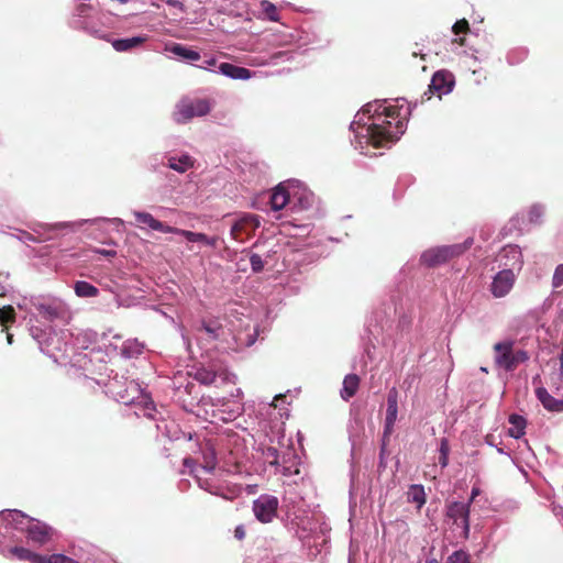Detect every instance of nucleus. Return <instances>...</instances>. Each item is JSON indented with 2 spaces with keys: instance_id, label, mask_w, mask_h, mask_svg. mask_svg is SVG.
<instances>
[{
  "instance_id": "obj_9",
  "label": "nucleus",
  "mask_w": 563,
  "mask_h": 563,
  "mask_svg": "<svg viewBox=\"0 0 563 563\" xmlns=\"http://www.w3.org/2000/svg\"><path fill=\"white\" fill-rule=\"evenodd\" d=\"M260 227V218L256 214H243L233 222L231 228L232 239L243 242L252 236Z\"/></svg>"
},
{
  "instance_id": "obj_52",
  "label": "nucleus",
  "mask_w": 563,
  "mask_h": 563,
  "mask_svg": "<svg viewBox=\"0 0 563 563\" xmlns=\"http://www.w3.org/2000/svg\"><path fill=\"white\" fill-rule=\"evenodd\" d=\"M65 563H78V562H77V561H75V560H73V559H69V560H67V562H65Z\"/></svg>"
},
{
  "instance_id": "obj_13",
  "label": "nucleus",
  "mask_w": 563,
  "mask_h": 563,
  "mask_svg": "<svg viewBox=\"0 0 563 563\" xmlns=\"http://www.w3.org/2000/svg\"><path fill=\"white\" fill-rule=\"evenodd\" d=\"M499 262L505 269H520L522 265L521 250L515 244H508L499 253Z\"/></svg>"
},
{
  "instance_id": "obj_45",
  "label": "nucleus",
  "mask_w": 563,
  "mask_h": 563,
  "mask_svg": "<svg viewBox=\"0 0 563 563\" xmlns=\"http://www.w3.org/2000/svg\"><path fill=\"white\" fill-rule=\"evenodd\" d=\"M448 456H449V455H442V454H440V457H439V464H440V465H442V467L448 466Z\"/></svg>"
},
{
  "instance_id": "obj_10",
  "label": "nucleus",
  "mask_w": 563,
  "mask_h": 563,
  "mask_svg": "<svg viewBox=\"0 0 563 563\" xmlns=\"http://www.w3.org/2000/svg\"><path fill=\"white\" fill-rule=\"evenodd\" d=\"M470 503L451 501L446 507V517L456 526H461L465 533H470Z\"/></svg>"
},
{
  "instance_id": "obj_37",
  "label": "nucleus",
  "mask_w": 563,
  "mask_h": 563,
  "mask_svg": "<svg viewBox=\"0 0 563 563\" xmlns=\"http://www.w3.org/2000/svg\"><path fill=\"white\" fill-rule=\"evenodd\" d=\"M166 4L169 8H175L179 10H184V4L179 0H166Z\"/></svg>"
},
{
  "instance_id": "obj_39",
  "label": "nucleus",
  "mask_w": 563,
  "mask_h": 563,
  "mask_svg": "<svg viewBox=\"0 0 563 563\" xmlns=\"http://www.w3.org/2000/svg\"><path fill=\"white\" fill-rule=\"evenodd\" d=\"M440 454L449 455V444L446 439H442V441H440Z\"/></svg>"
},
{
  "instance_id": "obj_7",
  "label": "nucleus",
  "mask_w": 563,
  "mask_h": 563,
  "mask_svg": "<svg viewBox=\"0 0 563 563\" xmlns=\"http://www.w3.org/2000/svg\"><path fill=\"white\" fill-rule=\"evenodd\" d=\"M278 504L276 496L263 494L252 503V512L258 522L267 525L273 522L278 514Z\"/></svg>"
},
{
  "instance_id": "obj_1",
  "label": "nucleus",
  "mask_w": 563,
  "mask_h": 563,
  "mask_svg": "<svg viewBox=\"0 0 563 563\" xmlns=\"http://www.w3.org/2000/svg\"><path fill=\"white\" fill-rule=\"evenodd\" d=\"M410 114L409 104L383 107L378 112L377 122L367 126V139L375 147H384L394 143L405 133L406 121Z\"/></svg>"
},
{
  "instance_id": "obj_19",
  "label": "nucleus",
  "mask_w": 563,
  "mask_h": 563,
  "mask_svg": "<svg viewBox=\"0 0 563 563\" xmlns=\"http://www.w3.org/2000/svg\"><path fill=\"white\" fill-rule=\"evenodd\" d=\"M289 202V192L286 187L279 185L275 187L273 195H271V208L278 211L283 210L284 207Z\"/></svg>"
},
{
  "instance_id": "obj_24",
  "label": "nucleus",
  "mask_w": 563,
  "mask_h": 563,
  "mask_svg": "<svg viewBox=\"0 0 563 563\" xmlns=\"http://www.w3.org/2000/svg\"><path fill=\"white\" fill-rule=\"evenodd\" d=\"M172 54L179 56L184 59L196 62L201 58V55L197 51H194L183 44H174L170 47Z\"/></svg>"
},
{
  "instance_id": "obj_33",
  "label": "nucleus",
  "mask_w": 563,
  "mask_h": 563,
  "mask_svg": "<svg viewBox=\"0 0 563 563\" xmlns=\"http://www.w3.org/2000/svg\"><path fill=\"white\" fill-rule=\"evenodd\" d=\"M68 560L69 558L64 554H52L49 556L43 555V560L36 563H66Z\"/></svg>"
},
{
  "instance_id": "obj_35",
  "label": "nucleus",
  "mask_w": 563,
  "mask_h": 563,
  "mask_svg": "<svg viewBox=\"0 0 563 563\" xmlns=\"http://www.w3.org/2000/svg\"><path fill=\"white\" fill-rule=\"evenodd\" d=\"M559 362H561V367H559V371L555 372V378L561 380V383L558 384V387H555V390L562 391L563 390V349H562L561 355H559Z\"/></svg>"
},
{
  "instance_id": "obj_30",
  "label": "nucleus",
  "mask_w": 563,
  "mask_h": 563,
  "mask_svg": "<svg viewBox=\"0 0 563 563\" xmlns=\"http://www.w3.org/2000/svg\"><path fill=\"white\" fill-rule=\"evenodd\" d=\"M452 32H454V34H466L470 32V22L465 19L457 20V22L452 25Z\"/></svg>"
},
{
  "instance_id": "obj_50",
  "label": "nucleus",
  "mask_w": 563,
  "mask_h": 563,
  "mask_svg": "<svg viewBox=\"0 0 563 563\" xmlns=\"http://www.w3.org/2000/svg\"><path fill=\"white\" fill-rule=\"evenodd\" d=\"M427 563H438L437 559H429L427 560Z\"/></svg>"
},
{
  "instance_id": "obj_36",
  "label": "nucleus",
  "mask_w": 563,
  "mask_h": 563,
  "mask_svg": "<svg viewBox=\"0 0 563 563\" xmlns=\"http://www.w3.org/2000/svg\"><path fill=\"white\" fill-rule=\"evenodd\" d=\"M233 537L239 541H242L245 538V529L243 525L235 527V530H233Z\"/></svg>"
},
{
  "instance_id": "obj_12",
  "label": "nucleus",
  "mask_w": 563,
  "mask_h": 563,
  "mask_svg": "<svg viewBox=\"0 0 563 563\" xmlns=\"http://www.w3.org/2000/svg\"><path fill=\"white\" fill-rule=\"evenodd\" d=\"M512 286L514 272L511 268H504L501 272L497 273L493 283H490V292H493L496 298H503L512 289Z\"/></svg>"
},
{
  "instance_id": "obj_23",
  "label": "nucleus",
  "mask_w": 563,
  "mask_h": 563,
  "mask_svg": "<svg viewBox=\"0 0 563 563\" xmlns=\"http://www.w3.org/2000/svg\"><path fill=\"white\" fill-rule=\"evenodd\" d=\"M74 290L79 298H95L99 294L97 287L84 280L76 282Z\"/></svg>"
},
{
  "instance_id": "obj_29",
  "label": "nucleus",
  "mask_w": 563,
  "mask_h": 563,
  "mask_svg": "<svg viewBox=\"0 0 563 563\" xmlns=\"http://www.w3.org/2000/svg\"><path fill=\"white\" fill-rule=\"evenodd\" d=\"M552 287L563 291V264L555 267L554 275H552Z\"/></svg>"
},
{
  "instance_id": "obj_46",
  "label": "nucleus",
  "mask_w": 563,
  "mask_h": 563,
  "mask_svg": "<svg viewBox=\"0 0 563 563\" xmlns=\"http://www.w3.org/2000/svg\"><path fill=\"white\" fill-rule=\"evenodd\" d=\"M183 464L187 467H192L195 465V461L191 457H185V461H183Z\"/></svg>"
},
{
  "instance_id": "obj_40",
  "label": "nucleus",
  "mask_w": 563,
  "mask_h": 563,
  "mask_svg": "<svg viewBox=\"0 0 563 563\" xmlns=\"http://www.w3.org/2000/svg\"><path fill=\"white\" fill-rule=\"evenodd\" d=\"M97 253L101 254V256H104V257H114L115 256L114 250H97Z\"/></svg>"
},
{
  "instance_id": "obj_42",
  "label": "nucleus",
  "mask_w": 563,
  "mask_h": 563,
  "mask_svg": "<svg viewBox=\"0 0 563 563\" xmlns=\"http://www.w3.org/2000/svg\"><path fill=\"white\" fill-rule=\"evenodd\" d=\"M550 386H551V389L555 393H559L558 390H555V387L558 384H560V380L555 378V373L551 374V377H550Z\"/></svg>"
},
{
  "instance_id": "obj_18",
  "label": "nucleus",
  "mask_w": 563,
  "mask_h": 563,
  "mask_svg": "<svg viewBox=\"0 0 563 563\" xmlns=\"http://www.w3.org/2000/svg\"><path fill=\"white\" fill-rule=\"evenodd\" d=\"M360 388V377L356 374H347L343 378V387H341L340 396L344 401L353 398Z\"/></svg>"
},
{
  "instance_id": "obj_2",
  "label": "nucleus",
  "mask_w": 563,
  "mask_h": 563,
  "mask_svg": "<svg viewBox=\"0 0 563 563\" xmlns=\"http://www.w3.org/2000/svg\"><path fill=\"white\" fill-rule=\"evenodd\" d=\"M133 217H135L136 222L147 225L148 228L156 232L180 234L185 236V239L190 243H202L205 245H210L212 247H217L218 245V236H209L206 233H197L194 231H187L179 228L166 225L164 224L163 221L154 218L148 212L133 211Z\"/></svg>"
},
{
  "instance_id": "obj_11",
  "label": "nucleus",
  "mask_w": 563,
  "mask_h": 563,
  "mask_svg": "<svg viewBox=\"0 0 563 563\" xmlns=\"http://www.w3.org/2000/svg\"><path fill=\"white\" fill-rule=\"evenodd\" d=\"M398 391L393 388L388 393V408H386L385 430H383V446L386 445L387 440L394 431L395 421H397L398 413Z\"/></svg>"
},
{
  "instance_id": "obj_47",
  "label": "nucleus",
  "mask_w": 563,
  "mask_h": 563,
  "mask_svg": "<svg viewBox=\"0 0 563 563\" xmlns=\"http://www.w3.org/2000/svg\"><path fill=\"white\" fill-rule=\"evenodd\" d=\"M283 56H284V53L283 52H278V53L274 54L273 57H271V58L278 59V58L283 57Z\"/></svg>"
},
{
  "instance_id": "obj_17",
  "label": "nucleus",
  "mask_w": 563,
  "mask_h": 563,
  "mask_svg": "<svg viewBox=\"0 0 563 563\" xmlns=\"http://www.w3.org/2000/svg\"><path fill=\"white\" fill-rule=\"evenodd\" d=\"M218 70L232 79L247 80L250 76H252V73L247 68L229 63L220 64V66H218Z\"/></svg>"
},
{
  "instance_id": "obj_26",
  "label": "nucleus",
  "mask_w": 563,
  "mask_h": 563,
  "mask_svg": "<svg viewBox=\"0 0 563 563\" xmlns=\"http://www.w3.org/2000/svg\"><path fill=\"white\" fill-rule=\"evenodd\" d=\"M408 503H416L417 508H421L426 503V494L422 485H411L409 486L408 494Z\"/></svg>"
},
{
  "instance_id": "obj_38",
  "label": "nucleus",
  "mask_w": 563,
  "mask_h": 563,
  "mask_svg": "<svg viewBox=\"0 0 563 563\" xmlns=\"http://www.w3.org/2000/svg\"><path fill=\"white\" fill-rule=\"evenodd\" d=\"M202 330H205L206 333H208L210 335V338L217 339V336H218L217 329H213L210 325L202 323Z\"/></svg>"
},
{
  "instance_id": "obj_14",
  "label": "nucleus",
  "mask_w": 563,
  "mask_h": 563,
  "mask_svg": "<svg viewBox=\"0 0 563 563\" xmlns=\"http://www.w3.org/2000/svg\"><path fill=\"white\" fill-rule=\"evenodd\" d=\"M37 313L47 321H55L64 317V307L56 302H37L35 305Z\"/></svg>"
},
{
  "instance_id": "obj_6",
  "label": "nucleus",
  "mask_w": 563,
  "mask_h": 563,
  "mask_svg": "<svg viewBox=\"0 0 563 563\" xmlns=\"http://www.w3.org/2000/svg\"><path fill=\"white\" fill-rule=\"evenodd\" d=\"M455 85V79L451 71L446 69H440L432 75L431 82H429L428 90L421 96V102L429 101L432 96L441 99V96L452 91Z\"/></svg>"
},
{
  "instance_id": "obj_44",
  "label": "nucleus",
  "mask_w": 563,
  "mask_h": 563,
  "mask_svg": "<svg viewBox=\"0 0 563 563\" xmlns=\"http://www.w3.org/2000/svg\"><path fill=\"white\" fill-rule=\"evenodd\" d=\"M205 65L206 66H200L202 69H206L207 67H213L214 65H217V59L216 58H209L207 60H205Z\"/></svg>"
},
{
  "instance_id": "obj_3",
  "label": "nucleus",
  "mask_w": 563,
  "mask_h": 563,
  "mask_svg": "<svg viewBox=\"0 0 563 563\" xmlns=\"http://www.w3.org/2000/svg\"><path fill=\"white\" fill-rule=\"evenodd\" d=\"M472 245V239L462 244H451L431 247L421 253V265L427 267H437L446 264L449 261L460 257Z\"/></svg>"
},
{
  "instance_id": "obj_25",
  "label": "nucleus",
  "mask_w": 563,
  "mask_h": 563,
  "mask_svg": "<svg viewBox=\"0 0 563 563\" xmlns=\"http://www.w3.org/2000/svg\"><path fill=\"white\" fill-rule=\"evenodd\" d=\"M194 166V159L189 155H183L180 157H170L169 158V168L178 172L185 173Z\"/></svg>"
},
{
  "instance_id": "obj_43",
  "label": "nucleus",
  "mask_w": 563,
  "mask_h": 563,
  "mask_svg": "<svg viewBox=\"0 0 563 563\" xmlns=\"http://www.w3.org/2000/svg\"><path fill=\"white\" fill-rule=\"evenodd\" d=\"M479 495V488L474 486L473 487V490H471V498H470V504L473 503L475 500L476 497H478Z\"/></svg>"
},
{
  "instance_id": "obj_16",
  "label": "nucleus",
  "mask_w": 563,
  "mask_h": 563,
  "mask_svg": "<svg viewBox=\"0 0 563 563\" xmlns=\"http://www.w3.org/2000/svg\"><path fill=\"white\" fill-rule=\"evenodd\" d=\"M102 38L112 44L114 52L120 53L129 52L133 48H136L143 45L146 41V36H132L130 38L123 40H110L109 36H102Z\"/></svg>"
},
{
  "instance_id": "obj_8",
  "label": "nucleus",
  "mask_w": 563,
  "mask_h": 563,
  "mask_svg": "<svg viewBox=\"0 0 563 563\" xmlns=\"http://www.w3.org/2000/svg\"><path fill=\"white\" fill-rule=\"evenodd\" d=\"M25 536L29 541L40 547L47 544L52 541L54 536V529L52 526L38 519H30L27 526H25Z\"/></svg>"
},
{
  "instance_id": "obj_15",
  "label": "nucleus",
  "mask_w": 563,
  "mask_h": 563,
  "mask_svg": "<svg viewBox=\"0 0 563 563\" xmlns=\"http://www.w3.org/2000/svg\"><path fill=\"white\" fill-rule=\"evenodd\" d=\"M537 400L550 412H563V400L555 399L544 387H537Z\"/></svg>"
},
{
  "instance_id": "obj_49",
  "label": "nucleus",
  "mask_w": 563,
  "mask_h": 563,
  "mask_svg": "<svg viewBox=\"0 0 563 563\" xmlns=\"http://www.w3.org/2000/svg\"><path fill=\"white\" fill-rule=\"evenodd\" d=\"M454 43H457V44H460V45H463V44H464V40H463V38L454 40Z\"/></svg>"
},
{
  "instance_id": "obj_41",
  "label": "nucleus",
  "mask_w": 563,
  "mask_h": 563,
  "mask_svg": "<svg viewBox=\"0 0 563 563\" xmlns=\"http://www.w3.org/2000/svg\"><path fill=\"white\" fill-rule=\"evenodd\" d=\"M540 216H541L540 209H538L537 207H532V209L530 210V220L534 221L538 218H540Z\"/></svg>"
},
{
  "instance_id": "obj_28",
  "label": "nucleus",
  "mask_w": 563,
  "mask_h": 563,
  "mask_svg": "<svg viewBox=\"0 0 563 563\" xmlns=\"http://www.w3.org/2000/svg\"><path fill=\"white\" fill-rule=\"evenodd\" d=\"M15 321V312L14 308L10 305H7L3 308H0V324L5 327L8 324H13Z\"/></svg>"
},
{
  "instance_id": "obj_20",
  "label": "nucleus",
  "mask_w": 563,
  "mask_h": 563,
  "mask_svg": "<svg viewBox=\"0 0 563 563\" xmlns=\"http://www.w3.org/2000/svg\"><path fill=\"white\" fill-rule=\"evenodd\" d=\"M508 421L512 426L508 430L509 437H511L514 439H518L525 434L526 420L523 417H521L517 413H511V416H509Z\"/></svg>"
},
{
  "instance_id": "obj_51",
  "label": "nucleus",
  "mask_w": 563,
  "mask_h": 563,
  "mask_svg": "<svg viewBox=\"0 0 563 563\" xmlns=\"http://www.w3.org/2000/svg\"><path fill=\"white\" fill-rule=\"evenodd\" d=\"M64 227H65V224H64V223H59V224H56V225H55V227H53V228L58 229V228H64Z\"/></svg>"
},
{
  "instance_id": "obj_53",
  "label": "nucleus",
  "mask_w": 563,
  "mask_h": 563,
  "mask_svg": "<svg viewBox=\"0 0 563 563\" xmlns=\"http://www.w3.org/2000/svg\"><path fill=\"white\" fill-rule=\"evenodd\" d=\"M121 3H125L128 0H118Z\"/></svg>"
},
{
  "instance_id": "obj_48",
  "label": "nucleus",
  "mask_w": 563,
  "mask_h": 563,
  "mask_svg": "<svg viewBox=\"0 0 563 563\" xmlns=\"http://www.w3.org/2000/svg\"><path fill=\"white\" fill-rule=\"evenodd\" d=\"M7 342H9V344L13 343V334H11V333L7 334Z\"/></svg>"
},
{
  "instance_id": "obj_31",
  "label": "nucleus",
  "mask_w": 563,
  "mask_h": 563,
  "mask_svg": "<svg viewBox=\"0 0 563 563\" xmlns=\"http://www.w3.org/2000/svg\"><path fill=\"white\" fill-rule=\"evenodd\" d=\"M264 456H266V461L269 462V465H279L278 450H276L274 446L267 448L266 452H264Z\"/></svg>"
},
{
  "instance_id": "obj_27",
  "label": "nucleus",
  "mask_w": 563,
  "mask_h": 563,
  "mask_svg": "<svg viewBox=\"0 0 563 563\" xmlns=\"http://www.w3.org/2000/svg\"><path fill=\"white\" fill-rule=\"evenodd\" d=\"M194 378L203 385H211L217 379V373L206 367H198L195 371Z\"/></svg>"
},
{
  "instance_id": "obj_22",
  "label": "nucleus",
  "mask_w": 563,
  "mask_h": 563,
  "mask_svg": "<svg viewBox=\"0 0 563 563\" xmlns=\"http://www.w3.org/2000/svg\"><path fill=\"white\" fill-rule=\"evenodd\" d=\"M202 451V468L211 473L217 467V453L213 446L208 443L201 449Z\"/></svg>"
},
{
  "instance_id": "obj_32",
  "label": "nucleus",
  "mask_w": 563,
  "mask_h": 563,
  "mask_svg": "<svg viewBox=\"0 0 563 563\" xmlns=\"http://www.w3.org/2000/svg\"><path fill=\"white\" fill-rule=\"evenodd\" d=\"M448 563H471L470 556L462 551H455L448 558Z\"/></svg>"
},
{
  "instance_id": "obj_5",
  "label": "nucleus",
  "mask_w": 563,
  "mask_h": 563,
  "mask_svg": "<svg viewBox=\"0 0 563 563\" xmlns=\"http://www.w3.org/2000/svg\"><path fill=\"white\" fill-rule=\"evenodd\" d=\"M211 103L209 99H192L185 97L178 101L174 111V121L178 124H185L194 120L195 117H206L210 113Z\"/></svg>"
},
{
  "instance_id": "obj_21",
  "label": "nucleus",
  "mask_w": 563,
  "mask_h": 563,
  "mask_svg": "<svg viewBox=\"0 0 563 563\" xmlns=\"http://www.w3.org/2000/svg\"><path fill=\"white\" fill-rule=\"evenodd\" d=\"M10 554L13 555V558L20 560V561H27L30 563H37L41 562L42 555L36 554L25 548L22 547H12L10 548Z\"/></svg>"
},
{
  "instance_id": "obj_34",
  "label": "nucleus",
  "mask_w": 563,
  "mask_h": 563,
  "mask_svg": "<svg viewBox=\"0 0 563 563\" xmlns=\"http://www.w3.org/2000/svg\"><path fill=\"white\" fill-rule=\"evenodd\" d=\"M249 262H251V267L254 273H260L263 271V258L258 254H252L251 258H249Z\"/></svg>"
},
{
  "instance_id": "obj_4",
  "label": "nucleus",
  "mask_w": 563,
  "mask_h": 563,
  "mask_svg": "<svg viewBox=\"0 0 563 563\" xmlns=\"http://www.w3.org/2000/svg\"><path fill=\"white\" fill-rule=\"evenodd\" d=\"M493 350L496 352L494 363H496L497 367L505 369V372H514L518 365L529 360L528 352L515 350L514 342L510 340L494 344Z\"/></svg>"
}]
</instances>
